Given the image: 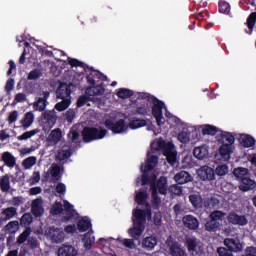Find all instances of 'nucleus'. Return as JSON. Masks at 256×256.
Returning <instances> with one entry per match:
<instances>
[{
	"label": "nucleus",
	"mask_w": 256,
	"mask_h": 256,
	"mask_svg": "<svg viewBox=\"0 0 256 256\" xmlns=\"http://www.w3.org/2000/svg\"><path fill=\"white\" fill-rule=\"evenodd\" d=\"M78 229L81 233L88 231V229H91V221L89 218L84 217L78 222Z\"/></svg>",
	"instance_id": "473e14b6"
},
{
	"label": "nucleus",
	"mask_w": 256,
	"mask_h": 256,
	"mask_svg": "<svg viewBox=\"0 0 256 256\" xmlns=\"http://www.w3.org/2000/svg\"><path fill=\"white\" fill-rule=\"evenodd\" d=\"M205 227L207 231H218V229H221V224L211 219L206 223Z\"/></svg>",
	"instance_id": "79ce46f5"
},
{
	"label": "nucleus",
	"mask_w": 256,
	"mask_h": 256,
	"mask_svg": "<svg viewBox=\"0 0 256 256\" xmlns=\"http://www.w3.org/2000/svg\"><path fill=\"white\" fill-rule=\"evenodd\" d=\"M190 131H194V137L193 139H199V135L197 134V131H202L203 135H215L217 133V128L211 125H202V126H193L190 127Z\"/></svg>",
	"instance_id": "9b49d317"
},
{
	"label": "nucleus",
	"mask_w": 256,
	"mask_h": 256,
	"mask_svg": "<svg viewBox=\"0 0 256 256\" xmlns=\"http://www.w3.org/2000/svg\"><path fill=\"white\" fill-rule=\"evenodd\" d=\"M142 173V177H139L136 180L137 185H147V183H150L152 197L155 203H159V197H157V194L159 193V195H167V191L169 189L167 177L161 176L158 180H155V176L152 175L149 177L147 175V171H142Z\"/></svg>",
	"instance_id": "f03ea898"
},
{
	"label": "nucleus",
	"mask_w": 256,
	"mask_h": 256,
	"mask_svg": "<svg viewBox=\"0 0 256 256\" xmlns=\"http://www.w3.org/2000/svg\"><path fill=\"white\" fill-rule=\"evenodd\" d=\"M69 107H71V99L69 98H62V101L55 105V109L60 112L66 111Z\"/></svg>",
	"instance_id": "72a5a7b5"
},
{
	"label": "nucleus",
	"mask_w": 256,
	"mask_h": 256,
	"mask_svg": "<svg viewBox=\"0 0 256 256\" xmlns=\"http://www.w3.org/2000/svg\"><path fill=\"white\" fill-rule=\"evenodd\" d=\"M68 137L71 139V141H75L79 138V132H77L75 128H72L68 134Z\"/></svg>",
	"instance_id": "680f3d73"
},
{
	"label": "nucleus",
	"mask_w": 256,
	"mask_h": 256,
	"mask_svg": "<svg viewBox=\"0 0 256 256\" xmlns=\"http://www.w3.org/2000/svg\"><path fill=\"white\" fill-rule=\"evenodd\" d=\"M61 139H63V132L61 131V129L57 128L51 131L47 138V141L50 145H57V143H59Z\"/></svg>",
	"instance_id": "412c9836"
},
{
	"label": "nucleus",
	"mask_w": 256,
	"mask_h": 256,
	"mask_svg": "<svg viewBox=\"0 0 256 256\" xmlns=\"http://www.w3.org/2000/svg\"><path fill=\"white\" fill-rule=\"evenodd\" d=\"M117 117V114H111L105 121V127L116 134L127 133L129 125L125 123L124 119H117Z\"/></svg>",
	"instance_id": "39448f33"
},
{
	"label": "nucleus",
	"mask_w": 256,
	"mask_h": 256,
	"mask_svg": "<svg viewBox=\"0 0 256 256\" xmlns=\"http://www.w3.org/2000/svg\"><path fill=\"white\" fill-rule=\"evenodd\" d=\"M193 155L196 159L202 161L203 159H207L209 157V146L201 145L197 146L193 150Z\"/></svg>",
	"instance_id": "2eb2a0df"
},
{
	"label": "nucleus",
	"mask_w": 256,
	"mask_h": 256,
	"mask_svg": "<svg viewBox=\"0 0 256 256\" xmlns=\"http://www.w3.org/2000/svg\"><path fill=\"white\" fill-rule=\"evenodd\" d=\"M219 11L220 13H229V11H231V6L229 5V3L225 2V1H220L219 3Z\"/></svg>",
	"instance_id": "8fccbe9b"
},
{
	"label": "nucleus",
	"mask_w": 256,
	"mask_h": 256,
	"mask_svg": "<svg viewBox=\"0 0 256 256\" xmlns=\"http://www.w3.org/2000/svg\"><path fill=\"white\" fill-rule=\"evenodd\" d=\"M150 102L152 103V115L156 119L158 126L163 125V109H165V104L162 101L157 100L155 97H150Z\"/></svg>",
	"instance_id": "6e6552de"
},
{
	"label": "nucleus",
	"mask_w": 256,
	"mask_h": 256,
	"mask_svg": "<svg viewBox=\"0 0 256 256\" xmlns=\"http://www.w3.org/2000/svg\"><path fill=\"white\" fill-rule=\"evenodd\" d=\"M47 99H49V92H44L42 97L38 98L34 103L35 111H44L45 107H47Z\"/></svg>",
	"instance_id": "b1692460"
},
{
	"label": "nucleus",
	"mask_w": 256,
	"mask_h": 256,
	"mask_svg": "<svg viewBox=\"0 0 256 256\" xmlns=\"http://www.w3.org/2000/svg\"><path fill=\"white\" fill-rule=\"evenodd\" d=\"M238 141L242 147H253L255 145V138L249 134H241L238 138Z\"/></svg>",
	"instance_id": "393cba45"
},
{
	"label": "nucleus",
	"mask_w": 256,
	"mask_h": 256,
	"mask_svg": "<svg viewBox=\"0 0 256 256\" xmlns=\"http://www.w3.org/2000/svg\"><path fill=\"white\" fill-rule=\"evenodd\" d=\"M17 117H19V112L16 110L12 111L8 116L9 123H15V121H17Z\"/></svg>",
	"instance_id": "e2e57ef3"
},
{
	"label": "nucleus",
	"mask_w": 256,
	"mask_h": 256,
	"mask_svg": "<svg viewBox=\"0 0 256 256\" xmlns=\"http://www.w3.org/2000/svg\"><path fill=\"white\" fill-rule=\"evenodd\" d=\"M13 87H15V80L13 79H8V81L6 82V86L5 89L6 91H13Z\"/></svg>",
	"instance_id": "338daca9"
},
{
	"label": "nucleus",
	"mask_w": 256,
	"mask_h": 256,
	"mask_svg": "<svg viewBox=\"0 0 256 256\" xmlns=\"http://www.w3.org/2000/svg\"><path fill=\"white\" fill-rule=\"evenodd\" d=\"M214 173L218 175V177H224L227 173H229V166L222 164L216 167Z\"/></svg>",
	"instance_id": "ea45409f"
},
{
	"label": "nucleus",
	"mask_w": 256,
	"mask_h": 256,
	"mask_svg": "<svg viewBox=\"0 0 256 256\" xmlns=\"http://www.w3.org/2000/svg\"><path fill=\"white\" fill-rule=\"evenodd\" d=\"M58 256H77V250L72 246H62L58 250Z\"/></svg>",
	"instance_id": "cd10ccee"
},
{
	"label": "nucleus",
	"mask_w": 256,
	"mask_h": 256,
	"mask_svg": "<svg viewBox=\"0 0 256 256\" xmlns=\"http://www.w3.org/2000/svg\"><path fill=\"white\" fill-rule=\"evenodd\" d=\"M117 95L120 99H129L133 95V91L122 88L117 92Z\"/></svg>",
	"instance_id": "49530a36"
},
{
	"label": "nucleus",
	"mask_w": 256,
	"mask_h": 256,
	"mask_svg": "<svg viewBox=\"0 0 256 256\" xmlns=\"http://www.w3.org/2000/svg\"><path fill=\"white\" fill-rule=\"evenodd\" d=\"M255 23H256V12L251 13L247 19V27L250 30L249 35L253 33V28L255 27Z\"/></svg>",
	"instance_id": "4c0bfd02"
},
{
	"label": "nucleus",
	"mask_w": 256,
	"mask_h": 256,
	"mask_svg": "<svg viewBox=\"0 0 256 256\" xmlns=\"http://www.w3.org/2000/svg\"><path fill=\"white\" fill-rule=\"evenodd\" d=\"M29 235H31V229L27 228L17 239V243H19V245L25 243L27 241V237H29Z\"/></svg>",
	"instance_id": "de8ad7c7"
},
{
	"label": "nucleus",
	"mask_w": 256,
	"mask_h": 256,
	"mask_svg": "<svg viewBox=\"0 0 256 256\" xmlns=\"http://www.w3.org/2000/svg\"><path fill=\"white\" fill-rule=\"evenodd\" d=\"M147 219H151V210L147 209L146 211H142L141 209H136L133 212L134 227L129 230L130 237L139 239V237L143 235V231H145V221H147Z\"/></svg>",
	"instance_id": "20e7f679"
},
{
	"label": "nucleus",
	"mask_w": 256,
	"mask_h": 256,
	"mask_svg": "<svg viewBox=\"0 0 256 256\" xmlns=\"http://www.w3.org/2000/svg\"><path fill=\"white\" fill-rule=\"evenodd\" d=\"M55 125V116L53 112L44 113L42 118V127L44 131H49Z\"/></svg>",
	"instance_id": "dca6fc26"
},
{
	"label": "nucleus",
	"mask_w": 256,
	"mask_h": 256,
	"mask_svg": "<svg viewBox=\"0 0 256 256\" xmlns=\"http://www.w3.org/2000/svg\"><path fill=\"white\" fill-rule=\"evenodd\" d=\"M6 231H8L9 233H17V231H19V222L18 221L9 222L6 226Z\"/></svg>",
	"instance_id": "a18cd8bd"
},
{
	"label": "nucleus",
	"mask_w": 256,
	"mask_h": 256,
	"mask_svg": "<svg viewBox=\"0 0 256 256\" xmlns=\"http://www.w3.org/2000/svg\"><path fill=\"white\" fill-rule=\"evenodd\" d=\"M39 77H41L40 70H33L28 75V79H39Z\"/></svg>",
	"instance_id": "69168bd1"
},
{
	"label": "nucleus",
	"mask_w": 256,
	"mask_h": 256,
	"mask_svg": "<svg viewBox=\"0 0 256 256\" xmlns=\"http://www.w3.org/2000/svg\"><path fill=\"white\" fill-rule=\"evenodd\" d=\"M224 245L227 247V249H229V251H232L233 253H239L243 251V244L237 239L226 238L224 240Z\"/></svg>",
	"instance_id": "4468645a"
},
{
	"label": "nucleus",
	"mask_w": 256,
	"mask_h": 256,
	"mask_svg": "<svg viewBox=\"0 0 256 256\" xmlns=\"http://www.w3.org/2000/svg\"><path fill=\"white\" fill-rule=\"evenodd\" d=\"M46 237L47 239H50V241H53V243H62L65 239V233L62 229L50 228L46 232Z\"/></svg>",
	"instance_id": "9d476101"
},
{
	"label": "nucleus",
	"mask_w": 256,
	"mask_h": 256,
	"mask_svg": "<svg viewBox=\"0 0 256 256\" xmlns=\"http://www.w3.org/2000/svg\"><path fill=\"white\" fill-rule=\"evenodd\" d=\"M178 141H180V143H189L191 136H189V133L186 131H182L178 134Z\"/></svg>",
	"instance_id": "09e8293b"
},
{
	"label": "nucleus",
	"mask_w": 256,
	"mask_h": 256,
	"mask_svg": "<svg viewBox=\"0 0 256 256\" xmlns=\"http://www.w3.org/2000/svg\"><path fill=\"white\" fill-rule=\"evenodd\" d=\"M166 245L169 248L170 254L172 256H187L185 251L179 247V244L173 241V238H168L166 241Z\"/></svg>",
	"instance_id": "ddd939ff"
},
{
	"label": "nucleus",
	"mask_w": 256,
	"mask_h": 256,
	"mask_svg": "<svg viewBox=\"0 0 256 256\" xmlns=\"http://www.w3.org/2000/svg\"><path fill=\"white\" fill-rule=\"evenodd\" d=\"M122 243L124 247H127L128 249H133V247H135V242L131 239H125Z\"/></svg>",
	"instance_id": "774afa93"
},
{
	"label": "nucleus",
	"mask_w": 256,
	"mask_h": 256,
	"mask_svg": "<svg viewBox=\"0 0 256 256\" xmlns=\"http://www.w3.org/2000/svg\"><path fill=\"white\" fill-rule=\"evenodd\" d=\"M82 135L86 143H91V141L103 139L107 135V130L103 128H84Z\"/></svg>",
	"instance_id": "0eeeda50"
},
{
	"label": "nucleus",
	"mask_w": 256,
	"mask_h": 256,
	"mask_svg": "<svg viewBox=\"0 0 256 256\" xmlns=\"http://www.w3.org/2000/svg\"><path fill=\"white\" fill-rule=\"evenodd\" d=\"M2 215L4 216V219L6 221H9V219H13L17 215V209L14 207L6 208L3 212Z\"/></svg>",
	"instance_id": "e433bc0d"
},
{
	"label": "nucleus",
	"mask_w": 256,
	"mask_h": 256,
	"mask_svg": "<svg viewBox=\"0 0 256 256\" xmlns=\"http://www.w3.org/2000/svg\"><path fill=\"white\" fill-rule=\"evenodd\" d=\"M51 215H62L63 221H69L72 217H75V209H73V205L68 201H64V209L61 203L56 202L51 210Z\"/></svg>",
	"instance_id": "423d86ee"
},
{
	"label": "nucleus",
	"mask_w": 256,
	"mask_h": 256,
	"mask_svg": "<svg viewBox=\"0 0 256 256\" xmlns=\"http://www.w3.org/2000/svg\"><path fill=\"white\" fill-rule=\"evenodd\" d=\"M174 181L179 185H185V183H191L193 176L187 171H180L174 176Z\"/></svg>",
	"instance_id": "f3484780"
},
{
	"label": "nucleus",
	"mask_w": 256,
	"mask_h": 256,
	"mask_svg": "<svg viewBox=\"0 0 256 256\" xmlns=\"http://www.w3.org/2000/svg\"><path fill=\"white\" fill-rule=\"evenodd\" d=\"M189 199L194 207H199V205H201V198L199 196L191 195Z\"/></svg>",
	"instance_id": "6e6d98bb"
},
{
	"label": "nucleus",
	"mask_w": 256,
	"mask_h": 256,
	"mask_svg": "<svg viewBox=\"0 0 256 256\" xmlns=\"http://www.w3.org/2000/svg\"><path fill=\"white\" fill-rule=\"evenodd\" d=\"M34 165H37V157L30 156L22 161V167L24 169H31Z\"/></svg>",
	"instance_id": "c9c22d12"
},
{
	"label": "nucleus",
	"mask_w": 256,
	"mask_h": 256,
	"mask_svg": "<svg viewBox=\"0 0 256 256\" xmlns=\"http://www.w3.org/2000/svg\"><path fill=\"white\" fill-rule=\"evenodd\" d=\"M145 125H147V120L134 118L129 122L128 127L129 129H141Z\"/></svg>",
	"instance_id": "2f4dec72"
},
{
	"label": "nucleus",
	"mask_w": 256,
	"mask_h": 256,
	"mask_svg": "<svg viewBox=\"0 0 256 256\" xmlns=\"http://www.w3.org/2000/svg\"><path fill=\"white\" fill-rule=\"evenodd\" d=\"M228 221L229 223H232V225H247L248 221L245 216H240L235 212H232L228 215Z\"/></svg>",
	"instance_id": "6ab92c4d"
},
{
	"label": "nucleus",
	"mask_w": 256,
	"mask_h": 256,
	"mask_svg": "<svg viewBox=\"0 0 256 256\" xmlns=\"http://www.w3.org/2000/svg\"><path fill=\"white\" fill-rule=\"evenodd\" d=\"M2 161L7 165V167H15L17 163V159L10 152H4L2 154Z\"/></svg>",
	"instance_id": "bb28decb"
},
{
	"label": "nucleus",
	"mask_w": 256,
	"mask_h": 256,
	"mask_svg": "<svg viewBox=\"0 0 256 256\" xmlns=\"http://www.w3.org/2000/svg\"><path fill=\"white\" fill-rule=\"evenodd\" d=\"M56 93L58 99H71V86L67 84H60Z\"/></svg>",
	"instance_id": "aec40b11"
},
{
	"label": "nucleus",
	"mask_w": 256,
	"mask_h": 256,
	"mask_svg": "<svg viewBox=\"0 0 256 256\" xmlns=\"http://www.w3.org/2000/svg\"><path fill=\"white\" fill-rule=\"evenodd\" d=\"M56 192L59 193L60 195H65L67 192V186L63 183H59L56 185Z\"/></svg>",
	"instance_id": "13d9d810"
},
{
	"label": "nucleus",
	"mask_w": 256,
	"mask_h": 256,
	"mask_svg": "<svg viewBox=\"0 0 256 256\" xmlns=\"http://www.w3.org/2000/svg\"><path fill=\"white\" fill-rule=\"evenodd\" d=\"M89 97H95V95H103L105 93V87L103 85L92 86L86 90Z\"/></svg>",
	"instance_id": "7c9ffc66"
},
{
	"label": "nucleus",
	"mask_w": 256,
	"mask_h": 256,
	"mask_svg": "<svg viewBox=\"0 0 256 256\" xmlns=\"http://www.w3.org/2000/svg\"><path fill=\"white\" fill-rule=\"evenodd\" d=\"M136 113H138V115H147V113H149V107L142 105L137 108Z\"/></svg>",
	"instance_id": "052dcab7"
},
{
	"label": "nucleus",
	"mask_w": 256,
	"mask_h": 256,
	"mask_svg": "<svg viewBox=\"0 0 256 256\" xmlns=\"http://www.w3.org/2000/svg\"><path fill=\"white\" fill-rule=\"evenodd\" d=\"M217 253L219 256H233V253H231L227 248L225 247H219L217 249Z\"/></svg>",
	"instance_id": "4d7b16f0"
},
{
	"label": "nucleus",
	"mask_w": 256,
	"mask_h": 256,
	"mask_svg": "<svg viewBox=\"0 0 256 256\" xmlns=\"http://www.w3.org/2000/svg\"><path fill=\"white\" fill-rule=\"evenodd\" d=\"M0 189L3 193H9L11 189V177L8 174L0 178Z\"/></svg>",
	"instance_id": "a878e982"
},
{
	"label": "nucleus",
	"mask_w": 256,
	"mask_h": 256,
	"mask_svg": "<svg viewBox=\"0 0 256 256\" xmlns=\"http://www.w3.org/2000/svg\"><path fill=\"white\" fill-rule=\"evenodd\" d=\"M71 157V152L69 151V148H64L60 150L56 156L58 161H65V159H69Z\"/></svg>",
	"instance_id": "a19ab883"
},
{
	"label": "nucleus",
	"mask_w": 256,
	"mask_h": 256,
	"mask_svg": "<svg viewBox=\"0 0 256 256\" xmlns=\"http://www.w3.org/2000/svg\"><path fill=\"white\" fill-rule=\"evenodd\" d=\"M186 247L192 255H198V253H201L203 251V244L201 242L197 241L195 238H188L186 240Z\"/></svg>",
	"instance_id": "f8f14e48"
},
{
	"label": "nucleus",
	"mask_w": 256,
	"mask_h": 256,
	"mask_svg": "<svg viewBox=\"0 0 256 256\" xmlns=\"http://www.w3.org/2000/svg\"><path fill=\"white\" fill-rule=\"evenodd\" d=\"M61 171H63V168L59 165H53L51 168V175L52 177H59V175L61 174Z\"/></svg>",
	"instance_id": "864d4df0"
},
{
	"label": "nucleus",
	"mask_w": 256,
	"mask_h": 256,
	"mask_svg": "<svg viewBox=\"0 0 256 256\" xmlns=\"http://www.w3.org/2000/svg\"><path fill=\"white\" fill-rule=\"evenodd\" d=\"M147 197H148L147 193H145V192H138L136 194V199H135L136 203L141 205V203H144L145 200H147Z\"/></svg>",
	"instance_id": "603ef678"
},
{
	"label": "nucleus",
	"mask_w": 256,
	"mask_h": 256,
	"mask_svg": "<svg viewBox=\"0 0 256 256\" xmlns=\"http://www.w3.org/2000/svg\"><path fill=\"white\" fill-rule=\"evenodd\" d=\"M99 72L94 71L88 76V81L91 83V85H95L97 83V79H99Z\"/></svg>",
	"instance_id": "5fc2aeb1"
},
{
	"label": "nucleus",
	"mask_w": 256,
	"mask_h": 256,
	"mask_svg": "<svg viewBox=\"0 0 256 256\" xmlns=\"http://www.w3.org/2000/svg\"><path fill=\"white\" fill-rule=\"evenodd\" d=\"M142 247L145 251H153L157 247V237L149 236L142 240Z\"/></svg>",
	"instance_id": "5701e85b"
},
{
	"label": "nucleus",
	"mask_w": 256,
	"mask_h": 256,
	"mask_svg": "<svg viewBox=\"0 0 256 256\" xmlns=\"http://www.w3.org/2000/svg\"><path fill=\"white\" fill-rule=\"evenodd\" d=\"M233 175L242 182L243 179L249 177V170L244 167H239L233 170Z\"/></svg>",
	"instance_id": "c85d7f7f"
},
{
	"label": "nucleus",
	"mask_w": 256,
	"mask_h": 256,
	"mask_svg": "<svg viewBox=\"0 0 256 256\" xmlns=\"http://www.w3.org/2000/svg\"><path fill=\"white\" fill-rule=\"evenodd\" d=\"M183 224L187 229H191L195 231V229H199V220L193 215H186L183 218Z\"/></svg>",
	"instance_id": "a211bd4d"
},
{
	"label": "nucleus",
	"mask_w": 256,
	"mask_h": 256,
	"mask_svg": "<svg viewBox=\"0 0 256 256\" xmlns=\"http://www.w3.org/2000/svg\"><path fill=\"white\" fill-rule=\"evenodd\" d=\"M255 187H256L255 181L249 178V176L248 178H244L240 184L241 191H251V189H255Z\"/></svg>",
	"instance_id": "c756f323"
},
{
	"label": "nucleus",
	"mask_w": 256,
	"mask_h": 256,
	"mask_svg": "<svg viewBox=\"0 0 256 256\" xmlns=\"http://www.w3.org/2000/svg\"><path fill=\"white\" fill-rule=\"evenodd\" d=\"M35 116L31 112H27L24 119L21 120V125L24 129H27L33 125Z\"/></svg>",
	"instance_id": "f704fd0d"
},
{
	"label": "nucleus",
	"mask_w": 256,
	"mask_h": 256,
	"mask_svg": "<svg viewBox=\"0 0 256 256\" xmlns=\"http://www.w3.org/2000/svg\"><path fill=\"white\" fill-rule=\"evenodd\" d=\"M83 241H84V247L86 249H91V246L93 245V243H95V237L91 236V233H87Z\"/></svg>",
	"instance_id": "c03bdc74"
},
{
	"label": "nucleus",
	"mask_w": 256,
	"mask_h": 256,
	"mask_svg": "<svg viewBox=\"0 0 256 256\" xmlns=\"http://www.w3.org/2000/svg\"><path fill=\"white\" fill-rule=\"evenodd\" d=\"M32 213L35 215V217H41L43 213H45V209H43V200L40 198H37L32 202Z\"/></svg>",
	"instance_id": "4be33fe9"
},
{
	"label": "nucleus",
	"mask_w": 256,
	"mask_h": 256,
	"mask_svg": "<svg viewBox=\"0 0 256 256\" xmlns=\"http://www.w3.org/2000/svg\"><path fill=\"white\" fill-rule=\"evenodd\" d=\"M196 174L200 181H215V169L209 166H202L196 170Z\"/></svg>",
	"instance_id": "1a4fd4ad"
},
{
	"label": "nucleus",
	"mask_w": 256,
	"mask_h": 256,
	"mask_svg": "<svg viewBox=\"0 0 256 256\" xmlns=\"http://www.w3.org/2000/svg\"><path fill=\"white\" fill-rule=\"evenodd\" d=\"M242 256H256V248L253 246L247 247Z\"/></svg>",
	"instance_id": "bf43d9fd"
},
{
	"label": "nucleus",
	"mask_w": 256,
	"mask_h": 256,
	"mask_svg": "<svg viewBox=\"0 0 256 256\" xmlns=\"http://www.w3.org/2000/svg\"><path fill=\"white\" fill-rule=\"evenodd\" d=\"M37 133H39V129L27 131L18 136V141H27V139H31V137H34V135H37Z\"/></svg>",
	"instance_id": "58836bf2"
},
{
	"label": "nucleus",
	"mask_w": 256,
	"mask_h": 256,
	"mask_svg": "<svg viewBox=\"0 0 256 256\" xmlns=\"http://www.w3.org/2000/svg\"><path fill=\"white\" fill-rule=\"evenodd\" d=\"M27 101V95L25 93L16 94L13 104L17 105V103H25Z\"/></svg>",
	"instance_id": "3c124183"
},
{
	"label": "nucleus",
	"mask_w": 256,
	"mask_h": 256,
	"mask_svg": "<svg viewBox=\"0 0 256 256\" xmlns=\"http://www.w3.org/2000/svg\"><path fill=\"white\" fill-rule=\"evenodd\" d=\"M170 191L174 194V195H181V193H183V190L181 189V186L179 185H173L170 187Z\"/></svg>",
	"instance_id": "0e129e2a"
},
{
	"label": "nucleus",
	"mask_w": 256,
	"mask_h": 256,
	"mask_svg": "<svg viewBox=\"0 0 256 256\" xmlns=\"http://www.w3.org/2000/svg\"><path fill=\"white\" fill-rule=\"evenodd\" d=\"M210 219L219 223V221H223V219H225V213L222 211H214L210 214Z\"/></svg>",
	"instance_id": "37998d69"
},
{
	"label": "nucleus",
	"mask_w": 256,
	"mask_h": 256,
	"mask_svg": "<svg viewBox=\"0 0 256 256\" xmlns=\"http://www.w3.org/2000/svg\"><path fill=\"white\" fill-rule=\"evenodd\" d=\"M218 154L219 161H229L231 154L235 151V137L229 132H221L218 136Z\"/></svg>",
	"instance_id": "7ed1b4c3"
},
{
	"label": "nucleus",
	"mask_w": 256,
	"mask_h": 256,
	"mask_svg": "<svg viewBox=\"0 0 256 256\" xmlns=\"http://www.w3.org/2000/svg\"><path fill=\"white\" fill-rule=\"evenodd\" d=\"M160 149H164V155L170 165H173L177 161V150L173 143L168 142L165 144V141L161 139L154 140L151 144V150L148 152L147 160L141 167V171H151V169L157 166L155 151H160Z\"/></svg>",
	"instance_id": "f257e3e1"
}]
</instances>
